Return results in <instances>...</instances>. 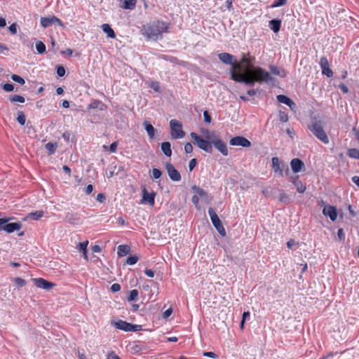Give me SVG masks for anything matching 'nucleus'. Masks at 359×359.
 I'll return each mask as SVG.
<instances>
[{"label": "nucleus", "mask_w": 359, "mask_h": 359, "mask_svg": "<svg viewBox=\"0 0 359 359\" xmlns=\"http://www.w3.org/2000/svg\"><path fill=\"white\" fill-rule=\"evenodd\" d=\"M237 68L239 70L238 72L235 70V68L229 70L230 79L247 86H254L255 83H269L274 81V78L261 67L250 66L248 68H244L241 65H237Z\"/></svg>", "instance_id": "1"}, {"label": "nucleus", "mask_w": 359, "mask_h": 359, "mask_svg": "<svg viewBox=\"0 0 359 359\" xmlns=\"http://www.w3.org/2000/svg\"><path fill=\"white\" fill-rule=\"evenodd\" d=\"M169 27L170 23L156 20L144 25L142 31L149 39L157 41L162 39L163 33L168 32Z\"/></svg>", "instance_id": "2"}, {"label": "nucleus", "mask_w": 359, "mask_h": 359, "mask_svg": "<svg viewBox=\"0 0 359 359\" xmlns=\"http://www.w3.org/2000/svg\"><path fill=\"white\" fill-rule=\"evenodd\" d=\"M272 170L278 177H283L284 174L286 176L290 175V170L288 165L283 161H281L278 157H273L271 158Z\"/></svg>", "instance_id": "3"}, {"label": "nucleus", "mask_w": 359, "mask_h": 359, "mask_svg": "<svg viewBox=\"0 0 359 359\" xmlns=\"http://www.w3.org/2000/svg\"><path fill=\"white\" fill-rule=\"evenodd\" d=\"M309 129L313 134L324 144L329 143V138L323 130L322 122L320 121H315L308 126Z\"/></svg>", "instance_id": "4"}, {"label": "nucleus", "mask_w": 359, "mask_h": 359, "mask_svg": "<svg viewBox=\"0 0 359 359\" xmlns=\"http://www.w3.org/2000/svg\"><path fill=\"white\" fill-rule=\"evenodd\" d=\"M191 138L194 141V144L201 149L204 151L212 154L213 151V149L212 147V139L210 140H204L201 136L198 135L197 133L192 132L190 134Z\"/></svg>", "instance_id": "5"}, {"label": "nucleus", "mask_w": 359, "mask_h": 359, "mask_svg": "<svg viewBox=\"0 0 359 359\" xmlns=\"http://www.w3.org/2000/svg\"><path fill=\"white\" fill-rule=\"evenodd\" d=\"M12 218L4 217L0 220V231H4L8 233H13L15 231L20 230L22 228V224L18 222H9Z\"/></svg>", "instance_id": "6"}, {"label": "nucleus", "mask_w": 359, "mask_h": 359, "mask_svg": "<svg viewBox=\"0 0 359 359\" xmlns=\"http://www.w3.org/2000/svg\"><path fill=\"white\" fill-rule=\"evenodd\" d=\"M208 214L210 217L211 222L216 229V230L218 231V233L222 236H226V231L225 229L222 224V222L219 217H218L217 214L215 211V210L212 208H208Z\"/></svg>", "instance_id": "7"}, {"label": "nucleus", "mask_w": 359, "mask_h": 359, "mask_svg": "<svg viewBox=\"0 0 359 359\" xmlns=\"http://www.w3.org/2000/svg\"><path fill=\"white\" fill-rule=\"evenodd\" d=\"M170 127L171 130V137L173 139H181L184 137L185 132L182 129V124L176 119H172L170 121Z\"/></svg>", "instance_id": "8"}, {"label": "nucleus", "mask_w": 359, "mask_h": 359, "mask_svg": "<svg viewBox=\"0 0 359 359\" xmlns=\"http://www.w3.org/2000/svg\"><path fill=\"white\" fill-rule=\"evenodd\" d=\"M321 205H323V214L328 217L331 221L334 222L337 218V210L336 207L330 205H325L323 201H320Z\"/></svg>", "instance_id": "9"}, {"label": "nucleus", "mask_w": 359, "mask_h": 359, "mask_svg": "<svg viewBox=\"0 0 359 359\" xmlns=\"http://www.w3.org/2000/svg\"><path fill=\"white\" fill-rule=\"evenodd\" d=\"M218 58L220 61H222L225 65H231V68H235L236 71H239L237 68V65L236 64L235 57L228 53H222L218 55Z\"/></svg>", "instance_id": "10"}, {"label": "nucleus", "mask_w": 359, "mask_h": 359, "mask_svg": "<svg viewBox=\"0 0 359 359\" xmlns=\"http://www.w3.org/2000/svg\"><path fill=\"white\" fill-rule=\"evenodd\" d=\"M165 169L170 179L173 182H180L182 179L180 172L170 162L165 163Z\"/></svg>", "instance_id": "11"}, {"label": "nucleus", "mask_w": 359, "mask_h": 359, "mask_svg": "<svg viewBox=\"0 0 359 359\" xmlns=\"http://www.w3.org/2000/svg\"><path fill=\"white\" fill-rule=\"evenodd\" d=\"M156 194L154 191L149 193L146 189L145 186H142V203H147L150 205H154L155 196Z\"/></svg>", "instance_id": "12"}, {"label": "nucleus", "mask_w": 359, "mask_h": 359, "mask_svg": "<svg viewBox=\"0 0 359 359\" xmlns=\"http://www.w3.org/2000/svg\"><path fill=\"white\" fill-rule=\"evenodd\" d=\"M214 147L219 151L223 156L228 155V149L226 144L222 141L221 139L218 138L217 136H215L213 139H212V146Z\"/></svg>", "instance_id": "13"}, {"label": "nucleus", "mask_w": 359, "mask_h": 359, "mask_svg": "<svg viewBox=\"0 0 359 359\" xmlns=\"http://www.w3.org/2000/svg\"><path fill=\"white\" fill-rule=\"evenodd\" d=\"M229 144L232 146H241L243 147H250L252 145L250 141L243 136L232 137L229 141Z\"/></svg>", "instance_id": "14"}, {"label": "nucleus", "mask_w": 359, "mask_h": 359, "mask_svg": "<svg viewBox=\"0 0 359 359\" xmlns=\"http://www.w3.org/2000/svg\"><path fill=\"white\" fill-rule=\"evenodd\" d=\"M32 280L36 287L46 290H51L55 285V283L42 278H32Z\"/></svg>", "instance_id": "15"}, {"label": "nucleus", "mask_w": 359, "mask_h": 359, "mask_svg": "<svg viewBox=\"0 0 359 359\" xmlns=\"http://www.w3.org/2000/svg\"><path fill=\"white\" fill-rule=\"evenodd\" d=\"M289 180L294 185V187H296V189H297V191L298 193H300V194H302L304 193L306 189V184L302 183L300 180H299V175H290L289 176Z\"/></svg>", "instance_id": "16"}, {"label": "nucleus", "mask_w": 359, "mask_h": 359, "mask_svg": "<svg viewBox=\"0 0 359 359\" xmlns=\"http://www.w3.org/2000/svg\"><path fill=\"white\" fill-rule=\"evenodd\" d=\"M320 66L322 69V74L330 78L333 76V72L330 68V65L327 59L325 57H322L320 60Z\"/></svg>", "instance_id": "17"}, {"label": "nucleus", "mask_w": 359, "mask_h": 359, "mask_svg": "<svg viewBox=\"0 0 359 359\" xmlns=\"http://www.w3.org/2000/svg\"><path fill=\"white\" fill-rule=\"evenodd\" d=\"M55 22H57L59 25L64 27V24L62 22V21L55 16H53L51 18H41V25L44 28L50 27L51 25Z\"/></svg>", "instance_id": "18"}, {"label": "nucleus", "mask_w": 359, "mask_h": 359, "mask_svg": "<svg viewBox=\"0 0 359 359\" xmlns=\"http://www.w3.org/2000/svg\"><path fill=\"white\" fill-rule=\"evenodd\" d=\"M290 166L292 172L296 174L304 168V163L300 158H295L292 159Z\"/></svg>", "instance_id": "19"}, {"label": "nucleus", "mask_w": 359, "mask_h": 359, "mask_svg": "<svg viewBox=\"0 0 359 359\" xmlns=\"http://www.w3.org/2000/svg\"><path fill=\"white\" fill-rule=\"evenodd\" d=\"M276 98L279 102L287 105L292 110H293L296 107V104L294 103V102L287 95H278L276 97Z\"/></svg>", "instance_id": "20"}, {"label": "nucleus", "mask_w": 359, "mask_h": 359, "mask_svg": "<svg viewBox=\"0 0 359 359\" xmlns=\"http://www.w3.org/2000/svg\"><path fill=\"white\" fill-rule=\"evenodd\" d=\"M111 324L118 330H123L125 332H130V323H128L127 321H124L122 320H118L117 321H112Z\"/></svg>", "instance_id": "21"}, {"label": "nucleus", "mask_w": 359, "mask_h": 359, "mask_svg": "<svg viewBox=\"0 0 359 359\" xmlns=\"http://www.w3.org/2000/svg\"><path fill=\"white\" fill-rule=\"evenodd\" d=\"M65 221L70 224L76 225L80 223V218L77 213L67 212L65 217Z\"/></svg>", "instance_id": "22"}, {"label": "nucleus", "mask_w": 359, "mask_h": 359, "mask_svg": "<svg viewBox=\"0 0 359 359\" xmlns=\"http://www.w3.org/2000/svg\"><path fill=\"white\" fill-rule=\"evenodd\" d=\"M281 20L278 18L271 20L269 22V27L274 32L278 33L280 30Z\"/></svg>", "instance_id": "23"}, {"label": "nucleus", "mask_w": 359, "mask_h": 359, "mask_svg": "<svg viewBox=\"0 0 359 359\" xmlns=\"http://www.w3.org/2000/svg\"><path fill=\"white\" fill-rule=\"evenodd\" d=\"M269 69L271 72V74L279 76L281 78H285L287 76V73L284 69L279 68L275 65H270Z\"/></svg>", "instance_id": "24"}, {"label": "nucleus", "mask_w": 359, "mask_h": 359, "mask_svg": "<svg viewBox=\"0 0 359 359\" xmlns=\"http://www.w3.org/2000/svg\"><path fill=\"white\" fill-rule=\"evenodd\" d=\"M255 57H247L245 54H243L242 58L241 59V61L239 62H237L236 61V64H241L242 67L244 68H248L251 65V64L254 62Z\"/></svg>", "instance_id": "25"}, {"label": "nucleus", "mask_w": 359, "mask_h": 359, "mask_svg": "<svg viewBox=\"0 0 359 359\" xmlns=\"http://www.w3.org/2000/svg\"><path fill=\"white\" fill-rule=\"evenodd\" d=\"M143 126L144 127L145 130L147 131L149 137L152 139L154 137L155 133L156 131V128L151 124L150 122L147 121H144L143 123Z\"/></svg>", "instance_id": "26"}, {"label": "nucleus", "mask_w": 359, "mask_h": 359, "mask_svg": "<svg viewBox=\"0 0 359 359\" xmlns=\"http://www.w3.org/2000/svg\"><path fill=\"white\" fill-rule=\"evenodd\" d=\"M121 7L126 10H133L135 8L137 0H121Z\"/></svg>", "instance_id": "27"}, {"label": "nucleus", "mask_w": 359, "mask_h": 359, "mask_svg": "<svg viewBox=\"0 0 359 359\" xmlns=\"http://www.w3.org/2000/svg\"><path fill=\"white\" fill-rule=\"evenodd\" d=\"M161 149L163 153L168 157L172 156L171 144L169 142H163L161 144Z\"/></svg>", "instance_id": "28"}, {"label": "nucleus", "mask_w": 359, "mask_h": 359, "mask_svg": "<svg viewBox=\"0 0 359 359\" xmlns=\"http://www.w3.org/2000/svg\"><path fill=\"white\" fill-rule=\"evenodd\" d=\"M102 31L107 34V36L111 39H114L116 37V34L113 29L109 24H103L102 26Z\"/></svg>", "instance_id": "29"}, {"label": "nucleus", "mask_w": 359, "mask_h": 359, "mask_svg": "<svg viewBox=\"0 0 359 359\" xmlns=\"http://www.w3.org/2000/svg\"><path fill=\"white\" fill-rule=\"evenodd\" d=\"M105 104L98 100H94L91 103L88 105V109H98L100 111H102L105 109Z\"/></svg>", "instance_id": "30"}, {"label": "nucleus", "mask_w": 359, "mask_h": 359, "mask_svg": "<svg viewBox=\"0 0 359 359\" xmlns=\"http://www.w3.org/2000/svg\"><path fill=\"white\" fill-rule=\"evenodd\" d=\"M191 189L194 192H196L201 198H203L204 199L208 198V193L204 189L200 188L199 187H197L196 185H194L191 187Z\"/></svg>", "instance_id": "31"}, {"label": "nucleus", "mask_w": 359, "mask_h": 359, "mask_svg": "<svg viewBox=\"0 0 359 359\" xmlns=\"http://www.w3.org/2000/svg\"><path fill=\"white\" fill-rule=\"evenodd\" d=\"M118 256L123 257L128 255L130 252V247L127 245H120L118 246Z\"/></svg>", "instance_id": "32"}, {"label": "nucleus", "mask_w": 359, "mask_h": 359, "mask_svg": "<svg viewBox=\"0 0 359 359\" xmlns=\"http://www.w3.org/2000/svg\"><path fill=\"white\" fill-rule=\"evenodd\" d=\"M45 148L48 151V155L50 156L55 154L57 149V143H53L51 142H48L45 144Z\"/></svg>", "instance_id": "33"}, {"label": "nucleus", "mask_w": 359, "mask_h": 359, "mask_svg": "<svg viewBox=\"0 0 359 359\" xmlns=\"http://www.w3.org/2000/svg\"><path fill=\"white\" fill-rule=\"evenodd\" d=\"M347 155L351 158L359 159V149L355 148L348 149Z\"/></svg>", "instance_id": "34"}, {"label": "nucleus", "mask_w": 359, "mask_h": 359, "mask_svg": "<svg viewBox=\"0 0 359 359\" xmlns=\"http://www.w3.org/2000/svg\"><path fill=\"white\" fill-rule=\"evenodd\" d=\"M128 292H129V295L127 297V300L128 302H133V301H136L137 299L138 294H139L137 290L134 289V290H130Z\"/></svg>", "instance_id": "35"}, {"label": "nucleus", "mask_w": 359, "mask_h": 359, "mask_svg": "<svg viewBox=\"0 0 359 359\" xmlns=\"http://www.w3.org/2000/svg\"><path fill=\"white\" fill-rule=\"evenodd\" d=\"M43 215H44V212L43 210H38V211L30 212L29 214L28 217H29L32 219H34V220H38L40 218H41L43 216Z\"/></svg>", "instance_id": "36"}, {"label": "nucleus", "mask_w": 359, "mask_h": 359, "mask_svg": "<svg viewBox=\"0 0 359 359\" xmlns=\"http://www.w3.org/2000/svg\"><path fill=\"white\" fill-rule=\"evenodd\" d=\"M36 49L40 55L44 54L46 51V45L40 41L36 43Z\"/></svg>", "instance_id": "37"}, {"label": "nucleus", "mask_w": 359, "mask_h": 359, "mask_svg": "<svg viewBox=\"0 0 359 359\" xmlns=\"http://www.w3.org/2000/svg\"><path fill=\"white\" fill-rule=\"evenodd\" d=\"M9 100L11 102H18L20 103H24L25 102V97L22 95H11Z\"/></svg>", "instance_id": "38"}, {"label": "nucleus", "mask_w": 359, "mask_h": 359, "mask_svg": "<svg viewBox=\"0 0 359 359\" xmlns=\"http://www.w3.org/2000/svg\"><path fill=\"white\" fill-rule=\"evenodd\" d=\"M162 174L163 172L161 170L158 168H153L151 170V177L154 180H157L161 177Z\"/></svg>", "instance_id": "39"}, {"label": "nucleus", "mask_w": 359, "mask_h": 359, "mask_svg": "<svg viewBox=\"0 0 359 359\" xmlns=\"http://www.w3.org/2000/svg\"><path fill=\"white\" fill-rule=\"evenodd\" d=\"M280 192L281 193L280 194L279 201L281 203H289L290 202V200L288 197V195L283 190H280Z\"/></svg>", "instance_id": "40"}, {"label": "nucleus", "mask_w": 359, "mask_h": 359, "mask_svg": "<svg viewBox=\"0 0 359 359\" xmlns=\"http://www.w3.org/2000/svg\"><path fill=\"white\" fill-rule=\"evenodd\" d=\"M17 121L21 125L24 126L26 123V116L22 111L18 112Z\"/></svg>", "instance_id": "41"}, {"label": "nucleus", "mask_w": 359, "mask_h": 359, "mask_svg": "<svg viewBox=\"0 0 359 359\" xmlns=\"http://www.w3.org/2000/svg\"><path fill=\"white\" fill-rule=\"evenodd\" d=\"M13 281L15 283V284L18 286V287H22L26 285V281L19 277L14 278L13 279Z\"/></svg>", "instance_id": "42"}, {"label": "nucleus", "mask_w": 359, "mask_h": 359, "mask_svg": "<svg viewBox=\"0 0 359 359\" xmlns=\"http://www.w3.org/2000/svg\"><path fill=\"white\" fill-rule=\"evenodd\" d=\"M138 259L139 258L137 255H130L126 259V263L129 265H133L137 262Z\"/></svg>", "instance_id": "43"}, {"label": "nucleus", "mask_w": 359, "mask_h": 359, "mask_svg": "<svg viewBox=\"0 0 359 359\" xmlns=\"http://www.w3.org/2000/svg\"><path fill=\"white\" fill-rule=\"evenodd\" d=\"M201 132L203 134V135L205 136V137L208 140H210L211 139H213L214 137L215 136V133L214 132H210L209 130L208 129H202L201 130Z\"/></svg>", "instance_id": "44"}, {"label": "nucleus", "mask_w": 359, "mask_h": 359, "mask_svg": "<svg viewBox=\"0 0 359 359\" xmlns=\"http://www.w3.org/2000/svg\"><path fill=\"white\" fill-rule=\"evenodd\" d=\"M65 72L66 70L64 66L60 65L56 66V73L59 77H63L65 75Z\"/></svg>", "instance_id": "45"}, {"label": "nucleus", "mask_w": 359, "mask_h": 359, "mask_svg": "<svg viewBox=\"0 0 359 359\" xmlns=\"http://www.w3.org/2000/svg\"><path fill=\"white\" fill-rule=\"evenodd\" d=\"M11 79L15 81V82H17L21 85H23L25 84V81L24 80L23 78H22L20 76L18 75V74H12L11 75Z\"/></svg>", "instance_id": "46"}, {"label": "nucleus", "mask_w": 359, "mask_h": 359, "mask_svg": "<svg viewBox=\"0 0 359 359\" xmlns=\"http://www.w3.org/2000/svg\"><path fill=\"white\" fill-rule=\"evenodd\" d=\"M1 88L6 92H12L14 90V85L13 83H6L1 85Z\"/></svg>", "instance_id": "47"}, {"label": "nucleus", "mask_w": 359, "mask_h": 359, "mask_svg": "<svg viewBox=\"0 0 359 359\" xmlns=\"http://www.w3.org/2000/svg\"><path fill=\"white\" fill-rule=\"evenodd\" d=\"M286 3H287V0H275L272 4L271 7L272 8L280 7V6H284L285 4H286Z\"/></svg>", "instance_id": "48"}, {"label": "nucleus", "mask_w": 359, "mask_h": 359, "mask_svg": "<svg viewBox=\"0 0 359 359\" xmlns=\"http://www.w3.org/2000/svg\"><path fill=\"white\" fill-rule=\"evenodd\" d=\"M160 57L166 61H169V62H173V63L176 62L177 60V57L170 56V55H162L160 56Z\"/></svg>", "instance_id": "49"}, {"label": "nucleus", "mask_w": 359, "mask_h": 359, "mask_svg": "<svg viewBox=\"0 0 359 359\" xmlns=\"http://www.w3.org/2000/svg\"><path fill=\"white\" fill-rule=\"evenodd\" d=\"M88 241H86L85 242H81V243H79V245H78V248L80 252H84V251H87V246H88Z\"/></svg>", "instance_id": "50"}, {"label": "nucleus", "mask_w": 359, "mask_h": 359, "mask_svg": "<svg viewBox=\"0 0 359 359\" xmlns=\"http://www.w3.org/2000/svg\"><path fill=\"white\" fill-rule=\"evenodd\" d=\"M204 121L207 123H210L212 121V117L208 111L205 110L203 111Z\"/></svg>", "instance_id": "51"}, {"label": "nucleus", "mask_w": 359, "mask_h": 359, "mask_svg": "<svg viewBox=\"0 0 359 359\" xmlns=\"http://www.w3.org/2000/svg\"><path fill=\"white\" fill-rule=\"evenodd\" d=\"M197 165V159L192 158L189 163V170L191 172Z\"/></svg>", "instance_id": "52"}, {"label": "nucleus", "mask_w": 359, "mask_h": 359, "mask_svg": "<svg viewBox=\"0 0 359 359\" xmlns=\"http://www.w3.org/2000/svg\"><path fill=\"white\" fill-rule=\"evenodd\" d=\"M337 236L340 241H344L345 240V233L343 229H339L337 231Z\"/></svg>", "instance_id": "53"}, {"label": "nucleus", "mask_w": 359, "mask_h": 359, "mask_svg": "<svg viewBox=\"0 0 359 359\" xmlns=\"http://www.w3.org/2000/svg\"><path fill=\"white\" fill-rule=\"evenodd\" d=\"M279 118L282 122H287L288 121V116L285 112L280 111Z\"/></svg>", "instance_id": "54"}, {"label": "nucleus", "mask_w": 359, "mask_h": 359, "mask_svg": "<svg viewBox=\"0 0 359 359\" xmlns=\"http://www.w3.org/2000/svg\"><path fill=\"white\" fill-rule=\"evenodd\" d=\"M203 356L214 358V359L218 358V355L216 353H215L214 352H211V351L203 352Z\"/></svg>", "instance_id": "55"}, {"label": "nucleus", "mask_w": 359, "mask_h": 359, "mask_svg": "<svg viewBox=\"0 0 359 359\" xmlns=\"http://www.w3.org/2000/svg\"><path fill=\"white\" fill-rule=\"evenodd\" d=\"M142 330V326L140 325H134L130 324V332H137Z\"/></svg>", "instance_id": "56"}, {"label": "nucleus", "mask_w": 359, "mask_h": 359, "mask_svg": "<svg viewBox=\"0 0 359 359\" xmlns=\"http://www.w3.org/2000/svg\"><path fill=\"white\" fill-rule=\"evenodd\" d=\"M17 24L13 23L8 27V30L12 34H15L17 33Z\"/></svg>", "instance_id": "57"}, {"label": "nucleus", "mask_w": 359, "mask_h": 359, "mask_svg": "<svg viewBox=\"0 0 359 359\" xmlns=\"http://www.w3.org/2000/svg\"><path fill=\"white\" fill-rule=\"evenodd\" d=\"M192 151H193V146L191 145V144L190 142H187L184 145V151L187 154H190L192 152Z\"/></svg>", "instance_id": "58"}, {"label": "nucleus", "mask_w": 359, "mask_h": 359, "mask_svg": "<svg viewBox=\"0 0 359 359\" xmlns=\"http://www.w3.org/2000/svg\"><path fill=\"white\" fill-rule=\"evenodd\" d=\"M111 291L113 292H118L121 290V285L118 283H114L111 286Z\"/></svg>", "instance_id": "59"}, {"label": "nucleus", "mask_w": 359, "mask_h": 359, "mask_svg": "<svg viewBox=\"0 0 359 359\" xmlns=\"http://www.w3.org/2000/svg\"><path fill=\"white\" fill-rule=\"evenodd\" d=\"M150 87L156 92H159L160 90L159 83L158 81L153 82Z\"/></svg>", "instance_id": "60"}, {"label": "nucleus", "mask_w": 359, "mask_h": 359, "mask_svg": "<svg viewBox=\"0 0 359 359\" xmlns=\"http://www.w3.org/2000/svg\"><path fill=\"white\" fill-rule=\"evenodd\" d=\"M117 146H118L117 142H114L113 143H111L109 146L110 152H111V153L116 152V149H117Z\"/></svg>", "instance_id": "61"}, {"label": "nucleus", "mask_w": 359, "mask_h": 359, "mask_svg": "<svg viewBox=\"0 0 359 359\" xmlns=\"http://www.w3.org/2000/svg\"><path fill=\"white\" fill-rule=\"evenodd\" d=\"M96 200L100 203H103L106 200L105 195L102 193H100L97 195Z\"/></svg>", "instance_id": "62"}, {"label": "nucleus", "mask_w": 359, "mask_h": 359, "mask_svg": "<svg viewBox=\"0 0 359 359\" xmlns=\"http://www.w3.org/2000/svg\"><path fill=\"white\" fill-rule=\"evenodd\" d=\"M144 346L142 345V344H137V345H135V346H134L133 347V349L134 350V351L135 353H138V352H140V351H142L143 350Z\"/></svg>", "instance_id": "63"}, {"label": "nucleus", "mask_w": 359, "mask_h": 359, "mask_svg": "<svg viewBox=\"0 0 359 359\" xmlns=\"http://www.w3.org/2000/svg\"><path fill=\"white\" fill-rule=\"evenodd\" d=\"M107 359H121L114 351L108 353Z\"/></svg>", "instance_id": "64"}]
</instances>
